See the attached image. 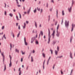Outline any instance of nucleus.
<instances>
[{
  "label": "nucleus",
  "mask_w": 75,
  "mask_h": 75,
  "mask_svg": "<svg viewBox=\"0 0 75 75\" xmlns=\"http://www.w3.org/2000/svg\"><path fill=\"white\" fill-rule=\"evenodd\" d=\"M30 10H28V11L27 12H28V14H29V13H30Z\"/></svg>",
  "instance_id": "obj_42"
},
{
  "label": "nucleus",
  "mask_w": 75,
  "mask_h": 75,
  "mask_svg": "<svg viewBox=\"0 0 75 75\" xmlns=\"http://www.w3.org/2000/svg\"><path fill=\"white\" fill-rule=\"evenodd\" d=\"M55 31L53 30V33L52 34V35H54Z\"/></svg>",
  "instance_id": "obj_20"
},
{
  "label": "nucleus",
  "mask_w": 75,
  "mask_h": 75,
  "mask_svg": "<svg viewBox=\"0 0 75 75\" xmlns=\"http://www.w3.org/2000/svg\"><path fill=\"white\" fill-rule=\"evenodd\" d=\"M42 9H41L40 11V13H42Z\"/></svg>",
  "instance_id": "obj_48"
},
{
  "label": "nucleus",
  "mask_w": 75,
  "mask_h": 75,
  "mask_svg": "<svg viewBox=\"0 0 75 75\" xmlns=\"http://www.w3.org/2000/svg\"><path fill=\"white\" fill-rule=\"evenodd\" d=\"M17 6L18 7H20L21 6L20 5H18Z\"/></svg>",
  "instance_id": "obj_61"
},
{
  "label": "nucleus",
  "mask_w": 75,
  "mask_h": 75,
  "mask_svg": "<svg viewBox=\"0 0 75 75\" xmlns=\"http://www.w3.org/2000/svg\"><path fill=\"white\" fill-rule=\"evenodd\" d=\"M39 3H38V4H40V1H39Z\"/></svg>",
  "instance_id": "obj_62"
},
{
  "label": "nucleus",
  "mask_w": 75,
  "mask_h": 75,
  "mask_svg": "<svg viewBox=\"0 0 75 75\" xmlns=\"http://www.w3.org/2000/svg\"><path fill=\"white\" fill-rule=\"evenodd\" d=\"M61 74H63V72L62 71V70H61Z\"/></svg>",
  "instance_id": "obj_49"
},
{
  "label": "nucleus",
  "mask_w": 75,
  "mask_h": 75,
  "mask_svg": "<svg viewBox=\"0 0 75 75\" xmlns=\"http://www.w3.org/2000/svg\"><path fill=\"white\" fill-rule=\"evenodd\" d=\"M18 14H19V15H20V18H21V14L19 13H18Z\"/></svg>",
  "instance_id": "obj_47"
},
{
  "label": "nucleus",
  "mask_w": 75,
  "mask_h": 75,
  "mask_svg": "<svg viewBox=\"0 0 75 75\" xmlns=\"http://www.w3.org/2000/svg\"><path fill=\"white\" fill-rule=\"evenodd\" d=\"M24 41L25 45H27V43L26 42V40H25V37H24Z\"/></svg>",
  "instance_id": "obj_7"
},
{
  "label": "nucleus",
  "mask_w": 75,
  "mask_h": 75,
  "mask_svg": "<svg viewBox=\"0 0 75 75\" xmlns=\"http://www.w3.org/2000/svg\"><path fill=\"white\" fill-rule=\"evenodd\" d=\"M16 18H17V20L20 21V19L18 18V17L17 16H16Z\"/></svg>",
  "instance_id": "obj_31"
},
{
  "label": "nucleus",
  "mask_w": 75,
  "mask_h": 75,
  "mask_svg": "<svg viewBox=\"0 0 75 75\" xmlns=\"http://www.w3.org/2000/svg\"><path fill=\"white\" fill-rule=\"evenodd\" d=\"M21 72L22 71H20L19 72V75H21Z\"/></svg>",
  "instance_id": "obj_35"
},
{
  "label": "nucleus",
  "mask_w": 75,
  "mask_h": 75,
  "mask_svg": "<svg viewBox=\"0 0 75 75\" xmlns=\"http://www.w3.org/2000/svg\"><path fill=\"white\" fill-rule=\"evenodd\" d=\"M25 26H23V29H25Z\"/></svg>",
  "instance_id": "obj_56"
},
{
  "label": "nucleus",
  "mask_w": 75,
  "mask_h": 75,
  "mask_svg": "<svg viewBox=\"0 0 75 75\" xmlns=\"http://www.w3.org/2000/svg\"><path fill=\"white\" fill-rule=\"evenodd\" d=\"M1 55H2V56L3 57V62L4 61V56L3 54L2 53H1Z\"/></svg>",
  "instance_id": "obj_12"
},
{
  "label": "nucleus",
  "mask_w": 75,
  "mask_h": 75,
  "mask_svg": "<svg viewBox=\"0 0 75 75\" xmlns=\"http://www.w3.org/2000/svg\"><path fill=\"white\" fill-rule=\"evenodd\" d=\"M59 24H58V25H57V31L58 30V28H59Z\"/></svg>",
  "instance_id": "obj_32"
},
{
  "label": "nucleus",
  "mask_w": 75,
  "mask_h": 75,
  "mask_svg": "<svg viewBox=\"0 0 75 75\" xmlns=\"http://www.w3.org/2000/svg\"><path fill=\"white\" fill-rule=\"evenodd\" d=\"M24 26H26V25L25 23H24Z\"/></svg>",
  "instance_id": "obj_52"
},
{
  "label": "nucleus",
  "mask_w": 75,
  "mask_h": 75,
  "mask_svg": "<svg viewBox=\"0 0 75 75\" xmlns=\"http://www.w3.org/2000/svg\"><path fill=\"white\" fill-rule=\"evenodd\" d=\"M48 35L49 36L50 35V29L48 28Z\"/></svg>",
  "instance_id": "obj_26"
},
{
  "label": "nucleus",
  "mask_w": 75,
  "mask_h": 75,
  "mask_svg": "<svg viewBox=\"0 0 75 75\" xmlns=\"http://www.w3.org/2000/svg\"><path fill=\"white\" fill-rule=\"evenodd\" d=\"M72 8L71 7H70V8H68V11L69 12H70L71 11V8Z\"/></svg>",
  "instance_id": "obj_9"
},
{
  "label": "nucleus",
  "mask_w": 75,
  "mask_h": 75,
  "mask_svg": "<svg viewBox=\"0 0 75 75\" xmlns=\"http://www.w3.org/2000/svg\"><path fill=\"white\" fill-rule=\"evenodd\" d=\"M57 34H56V35L57 37H59V32L58 33V30H57Z\"/></svg>",
  "instance_id": "obj_4"
},
{
  "label": "nucleus",
  "mask_w": 75,
  "mask_h": 75,
  "mask_svg": "<svg viewBox=\"0 0 75 75\" xmlns=\"http://www.w3.org/2000/svg\"><path fill=\"white\" fill-rule=\"evenodd\" d=\"M42 55H43V57H45V54L44 53H42Z\"/></svg>",
  "instance_id": "obj_33"
},
{
  "label": "nucleus",
  "mask_w": 75,
  "mask_h": 75,
  "mask_svg": "<svg viewBox=\"0 0 75 75\" xmlns=\"http://www.w3.org/2000/svg\"><path fill=\"white\" fill-rule=\"evenodd\" d=\"M67 20H66L64 23L65 26H66V28H68L69 26V21H68L67 23Z\"/></svg>",
  "instance_id": "obj_1"
},
{
  "label": "nucleus",
  "mask_w": 75,
  "mask_h": 75,
  "mask_svg": "<svg viewBox=\"0 0 75 75\" xmlns=\"http://www.w3.org/2000/svg\"><path fill=\"white\" fill-rule=\"evenodd\" d=\"M75 27V24H73V23H72L71 24V31L72 32L73 30V29L74 28V27Z\"/></svg>",
  "instance_id": "obj_2"
},
{
  "label": "nucleus",
  "mask_w": 75,
  "mask_h": 75,
  "mask_svg": "<svg viewBox=\"0 0 75 75\" xmlns=\"http://www.w3.org/2000/svg\"><path fill=\"white\" fill-rule=\"evenodd\" d=\"M63 57V56L62 55H61V56H58L57 57V58H61L62 57Z\"/></svg>",
  "instance_id": "obj_16"
},
{
  "label": "nucleus",
  "mask_w": 75,
  "mask_h": 75,
  "mask_svg": "<svg viewBox=\"0 0 75 75\" xmlns=\"http://www.w3.org/2000/svg\"><path fill=\"white\" fill-rule=\"evenodd\" d=\"M59 47L58 46H57V50L58 51H59Z\"/></svg>",
  "instance_id": "obj_27"
},
{
  "label": "nucleus",
  "mask_w": 75,
  "mask_h": 75,
  "mask_svg": "<svg viewBox=\"0 0 75 75\" xmlns=\"http://www.w3.org/2000/svg\"><path fill=\"white\" fill-rule=\"evenodd\" d=\"M55 54L57 55V54H58V51H57L56 50H55Z\"/></svg>",
  "instance_id": "obj_10"
},
{
  "label": "nucleus",
  "mask_w": 75,
  "mask_h": 75,
  "mask_svg": "<svg viewBox=\"0 0 75 75\" xmlns=\"http://www.w3.org/2000/svg\"><path fill=\"white\" fill-rule=\"evenodd\" d=\"M18 29L19 30L20 29V25H18Z\"/></svg>",
  "instance_id": "obj_57"
},
{
  "label": "nucleus",
  "mask_w": 75,
  "mask_h": 75,
  "mask_svg": "<svg viewBox=\"0 0 75 75\" xmlns=\"http://www.w3.org/2000/svg\"><path fill=\"white\" fill-rule=\"evenodd\" d=\"M35 43L36 44H37V45L38 44V40L36 41L35 42Z\"/></svg>",
  "instance_id": "obj_23"
},
{
  "label": "nucleus",
  "mask_w": 75,
  "mask_h": 75,
  "mask_svg": "<svg viewBox=\"0 0 75 75\" xmlns=\"http://www.w3.org/2000/svg\"><path fill=\"white\" fill-rule=\"evenodd\" d=\"M21 69V68H19L18 71H19V72H20V71H21L20 70Z\"/></svg>",
  "instance_id": "obj_46"
},
{
  "label": "nucleus",
  "mask_w": 75,
  "mask_h": 75,
  "mask_svg": "<svg viewBox=\"0 0 75 75\" xmlns=\"http://www.w3.org/2000/svg\"><path fill=\"white\" fill-rule=\"evenodd\" d=\"M4 14L5 15H6V11H5L4 12Z\"/></svg>",
  "instance_id": "obj_51"
},
{
  "label": "nucleus",
  "mask_w": 75,
  "mask_h": 75,
  "mask_svg": "<svg viewBox=\"0 0 75 75\" xmlns=\"http://www.w3.org/2000/svg\"><path fill=\"white\" fill-rule=\"evenodd\" d=\"M51 2L54 3V0H51Z\"/></svg>",
  "instance_id": "obj_54"
},
{
  "label": "nucleus",
  "mask_w": 75,
  "mask_h": 75,
  "mask_svg": "<svg viewBox=\"0 0 75 75\" xmlns=\"http://www.w3.org/2000/svg\"><path fill=\"white\" fill-rule=\"evenodd\" d=\"M52 8H50V11H52Z\"/></svg>",
  "instance_id": "obj_41"
},
{
  "label": "nucleus",
  "mask_w": 75,
  "mask_h": 75,
  "mask_svg": "<svg viewBox=\"0 0 75 75\" xmlns=\"http://www.w3.org/2000/svg\"><path fill=\"white\" fill-rule=\"evenodd\" d=\"M10 50H11V48L12 47V44L11 43H10Z\"/></svg>",
  "instance_id": "obj_25"
},
{
  "label": "nucleus",
  "mask_w": 75,
  "mask_h": 75,
  "mask_svg": "<svg viewBox=\"0 0 75 75\" xmlns=\"http://www.w3.org/2000/svg\"><path fill=\"white\" fill-rule=\"evenodd\" d=\"M3 37L5 39H6V37H5V34H4V36H3Z\"/></svg>",
  "instance_id": "obj_40"
},
{
  "label": "nucleus",
  "mask_w": 75,
  "mask_h": 75,
  "mask_svg": "<svg viewBox=\"0 0 75 75\" xmlns=\"http://www.w3.org/2000/svg\"><path fill=\"white\" fill-rule=\"evenodd\" d=\"M35 51H34V50H33V51L32 52V53H33L34 54V53H35Z\"/></svg>",
  "instance_id": "obj_45"
},
{
  "label": "nucleus",
  "mask_w": 75,
  "mask_h": 75,
  "mask_svg": "<svg viewBox=\"0 0 75 75\" xmlns=\"http://www.w3.org/2000/svg\"><path fill=\"white\" fill-rule=\"evenodd\" d=\"M69 54H70L69 57H70V58H71V59H73V58L72 56V53L71 52H70Z\"/></svg>",
  "instance_id": "obj_5"
},
{
  "label": "nucleus",
  "mask_w": 75,
  "mask_h": 75,
  "mask_svg": "<svg viewBox=\"0 0 75 75\" xmlns=\"http://www.w3.org/2000/svg\"><path fill=\"white\" fill-rule=\"evenodd\" d=\"M9 67H10L11 66H12V63H11V60H10V63L9 64Z\"/></svg>",
  "instance_id": "obj_11"
},
{
  "label": "nucleus",
  "mask_w": 75,
  "mask_h": 75,
  "mask_svg": "<svg viewBox=\"0 0 75 75\" xmlns=\"http://www.w3.org/2000/svg\"><path fill=\"white\" fill-rule=\"evenodd\" d=\"M20 33H21L20 31H19V32L18 33L17 35V38L19 37V35H20Z\"/></svg>",
  "instance_id": "obj_19"
},
{
  "label": "nucleus",
  "mask_w": 75,
  "mask_h": 75,
  "mask_svg": "<svg viewBox=\"0 0 75 75\" xmlns=\"http://www.w3.org/2000/svg\"><path fill=\"white\" fill-rule=\"evenodd\" d=\"M40 34H43V32L42 31H40Z\"/></svg>",
  "instance_id": "obj_39"
},
{
  "label": "nucleus",
  "mask_w": 75,
  "mask_h": 75,
  "mask_svg": "<svg viewBox=\"0 0 75 75\" xmlns=\"http://www.w3.org/2000/svg\"><path fill=\"white\" fill-rule=\"evenodd\" d=\"M57 17L58 18V10H57Z\"/></svg>",
  "instance_id": "obj_37"
},
{
  "label": "nucleus",
  "mask_w": 75,
  "mask_h": 75,
  "mask_svg": "<svg viewBox=\"0 0 75 75\" xmlns=\"http://www.w3.org/2000/svg\"><path fill=\"white\" fill-rule=\"evenodd\" d=\"M4 26H2V28H1L2 30H4Z\"/></svg>",
  "instance_id": "obj_44"
},
{
  "label": "nucleus",
  "mask_w": 75,
  "mask_h": 75,
  "mask_svg": "<svg viewBox=\"0 0 75 75\" xmlns=\"http://www.w3.org/2000/svg\"><path fill=\"white\" fill-rule=\"evenodd\" d=\"M35 26L36 27V28H37V23L35 21Z\"/></svg>",
  "instance_id": "obj_18"
},
{
  "label": "nucleus",
  "mask_w": 75,
  "mask_h": 75,
  "mask_svg": "<svg viewBox=\"0 0 75 75\" xmlns=\"http://www.w3.org/2000/svg\"><path fill=\"white\" fill-rule=\"evenodd\" d=\"M48 3H47L46 7L47 8H48Z\"/></svg>",
  "instance_id": "obj_38"
},
{
  "label": "nucleus",
  "mask_w": 75,
  "mask_h": 75,
  "mask_svg": "<svg viewBox=\"0 0 75 75\" xmlns=\"http://www.w3.org/2000/svg\"><path fill=\"white\" fill-rule=\"evenodd\" d=\"M11 35H13V33L12 32L11 33Z\"/></svg>",
  "instance_id": "obj_55"
},
{
  "label": "nucleus",
  "mask_w": 75,
  "mask_h": 75,
  "mask_svg": "<svg viewBox=\"0 0 75 75\" xmlns=\"http://www.w3.org/2000/svg\"><path fill=\"white\" fill-rule=\"evenodd\" d=\"M6 69V64H5L4 65V71H5V70Z\"/></svg>",
  "instance_id": "obj_29"
},
{
  "label": "nucleus",
  "mask_w": 75,
  "mask_h": 75,
  "mask_svg": "<svg viewBox=\"0 0 75 75\" xmlns=\"http://www.w3.org/2000/svg\"><path fill=\"white\" fill-rule=\"evenodd\" d=\"M34 13H35L36 11V8H35V10H33Z\"/></svg>",
  "instance_id": "obj_34"
},
{
  "label": "nucleus",
  "mask_w": 75,
  "mask_h": 75,
  "mask_svg": "<svg viewBox=\"0 0 75 75\" xmlns=\"http://www.w3.org/2000/svg\"><path fill=\"white\" fill-rule=\"evenodd\" d=\"M45 60L44 61L43 65V69H44V64L45 63Z\"/></svg>",
  "instance_id": "obj_17"
},
{
  "label": "nucleus",
  "mask_w": 75,
  "mask_h": 75,
  "mask_svg": "<svg viewBox=\"0 0 75 75\" xmlns=\"http://www.w3.org/2000/svg\"><path fill=\"white\" fill-rule=\"evenodd\" d=\"M57 21H56V23H55V25H56L57 24Z\"/></svg>",
  "instance_id": "obj_59"
},
{
  "label": "nucleus",
  "mask_w": 75,
  "mask_h": 75,
  "mask_svg": "<svg viewBox=\"0 0 75 75\" xmlns=\"http://www.w3.org/2000/svg\"><path fill=\"white\" fill-rule=\"evenodd\" d=\"M75 3V2L74 1H73V0H72V3L73 4H74Z\"/></svg>",
  "instance_id": "obj_43"
},
{
  "label": "nucleus",
  "mask_w": 75,
  "mask_h": 75,
  "mask_svg": "<svg viewBox=\"0 0 75 75\" xmlns=\"http://www.w3.org/2000/svg\"><path fill=\"white\" fill-rule=\"evenodd\" d=\"M31 62H33V57H31Z\"/></svg>",
  "instance_id": "obj_28"
},
{
  "label": "nucleus",
  "mask_w": 75,
  "mask_h": 75,
  "mask_svg": "<svg viewBox=\"0 0 75 75\" xmlns=\"http://www.w3.org/2000/svg\"><path fill=\"white\" fill-rule=\"evenodd\" d=\"M63 23V19H62V23H61V24H62V23Z\"/></svg>",
  "instance_id": "obj_53"
},
{
  "label": "nucleus",
  "mask_w": 75,
  "mask_h": 75,
  "mask_svg": "<svg viewBox=\"0 0 75 75\" xmlns=\"http://www.w3.org/2000/svg\"><path fill=\"white\" fill-rule=\"evenodd\" d=\"M9 15L11 16V17H12L13 16V14L12 13H10L9 14Z\"/></svg>",
  "instance_id": "obj_24"
},
{
  "label": "nucleus",
  "mask_w": 75,
  "mask_h": 75,
  "mask_svg": "<svg viewBox=\"0 0 75 75\" xmlns=\"http://www.w3.org/2000/svg\"><path fill=\"white\" fill-rule=\"evenodd\" d=\"M37 9L38 10V11H40V8H38V7H37Z\"/></svg>",
  "instance_id": "obj_22"
},
{
  "label": "nucleus",
  "mask_w": 75,
  "mask_h": 75,
  "mask_svg": "<svg viewBox=\"0 0 75 75\" xmlns=\"http://www.w3.org/2000/svg\"><path fill=\"white\" fill-rule=\"evenodd\" d=\"M52 42H53V43H52V44L54 46L56 44V43L57 42V41L54 40L53 41H52Z\"/></svg>",
  "instance_id": "obj_6"
},
{
  "label": "nucleus",
  "mask_w": 75,
  "mask_h": 75,
  "mask_svg": "<svg viewBox=\"0 0 75 75\" xmlns=\"http://www.w3.org/2000/svg\"><path fill=\"white\" fill-rule=\"evenodd\" d=\"M50 51L51 52V54H52V53H53V52H53V51H52V50L51 49H50Z\"/></svg>",
  "instance_id": "obj_36"
},
{
  "label": "nucleus",
  "mask_w": 75,
  "mask_h": 75,
  "mask_svg": "<svg viewBox=\"0 0 75 75\" xmlns=\"http://www.w3.org/2000/svg\"><path fill=\"white\" fill-rule=\"evenodd\" d=\"M26 23L27 24H28V21H26Z\"/></svg>",
  "instance_id": "obj_58"
},
{
  "label": "nucleus",
  "mask_w": 75,
  "mask_h": 75,
  "mask_svg": "<svg viewBox=\"0 0 75 75\" xmlns=\"http://www.w3.org/2000/svg\"><path fill=\"white\" fill-rule=\"evenodd\" d=\"M42 27L41 24H40V27Z\"/></svg>",
  "instance_id": "obj_63"
},
{
  "label": "nucleus",
  "mask_w": 75,
  "mask_h": 75,
  "mask_svg": "<svg viewBox=\"0 0 75 75\" xmlns=\"http://www.w3.org/2000/svg\"><path fill=\"white\" fill-rule=\"evenodd\" d=\"M62 15L64 16V15L65 13H64V10H63L62 11Z\"/></svg>",
  "instance_id": "obj_15"
},
{
  "label": "nucleus",
  "mask_w": 75,
  "mask_h": 75,
  "mask_svg": "<svg viewBox=\"0 0 75 75\" xmlns=\"http://www.w3.org/2000/svg\"><path fill=\"white\" fill-rule=\"evenodd\" d=\"M35 37H33V38H32L31 39V43H33V42L35 40Z\"/></svg>",
  "instance_id": "obj_3"
},
{
  "label": "nucleus",
  "mask_w": 75,
  "mask_h": 75,
  "mask_svg": "<svg viewBox=\"0 0 75 75\" xmlns=\"http://www.w3.org/2000/svg\"><path fill=\"white\" fill-rule=\"evenodd\" d=\"M18 23H16V26H18Z\"/></svg>",
  "instance_id": "obj_50"
},
{
  "label": "nucleus",
  "mask_w": 75,
  "mask_h": 75,
  "mask_svg": "<svg viewBox=\"0 0 75 75\" xmlns=\"http://www.w3.org/2000/svg\"><path fill=\"white\" fill-rule=\"evenodd\" d=\"M15 51L16 52H17L18 53L19 52V50H17V49H15Z\"/></svg>",
  "instance_id": "obj_14"
},
{
  "label": "nucleus",
  "mask_w": 75,
  "mask_h": 75,
  "mask_svg": "<svg viewBox=\"0 0 75 75\" xmlns=\"http://www.w3.org/2000/svg\"><path fill=\"white\" fill-rule=\"evenodd\" d=\"M21 52L22 53V54H25V52H23L22 50H21Z\"/></svg>",
  "instance_id": "obj_21"
},
{
  "label": "nucleus",
  "mask_w": 75,
  "mask_h": 75,
  "mask_svg": "<svg viewBox=\"0 0 75 75\" xmlns=\"http://www.w3.org/2000/svg\"><path fill=\"white\" fill-rule=\"evenodd\" d=\"M39 72L40 74V70H39Z\"/></svg>",
  "instance_id": "obj_64"
},
{
  "label": "nucleus",
  "mask_w": 75,
  "mask_h": 75,
  "mask_svg": "<svg viewBox=\"0 0 75 75\" xmlns=\"http://www.w3.org/2000/svg\"><path fill=\"white\" fill-rule=\"evenodd\" d=\"M51 36H50V35H48V41L47 43L48 44H49V42L50 41V38Z\"/></svg>",
  "instance_id": "obj_8"
},
{
  "label": "nucleus",
  "mask_w": 75,
  "mask_h": 75,
  "mask_svg": "<svg viewBox=\"0 0 75 75\" xmlns=\"http://www.w3.org/2000/svg\"><path fill=\"white\" fill-rule=\"evenodd\" d=\"M73 37L72 36H71L70 38V42H71V41L72 40V39H73Z\"/></svg>",
  "instance_id": "obj_13"
},
{
  "label": "nucleus",
  "mask_w": 75,
  "mask_h": 75,
  "mask_svg": "<svg viewBox=\"0 0 75 75\" xmlns=\"http://www.w3.org/2000/svg\"><path fill=\"white\" fill-rule=\"evenodd\" d=\"M50 16L49 15L48 16V21H49L50 19Z\"/></svg>",
  "instance_id": "obj_30"
},
{
  "label": "nucleus",
  "mask_w": 75,
  "mask_h": 75,
  "mask_svg": "<svg viewBox=\"0 0 75 75\" xmlns=\"http://www.w3.org/2000/svg\"><path fill=\"white\" fill-rule=\"evenodd\" d=\"M21 62H23V58H21Z\"/></svg>",
  "instance_id": "obj_60"
}]
</instances>
